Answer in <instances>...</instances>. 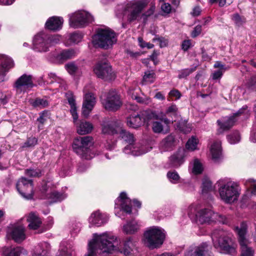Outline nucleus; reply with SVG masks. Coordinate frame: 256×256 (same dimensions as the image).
Instances as JSON below:
<instances>
[{
    "instance_id": "obj_1",
    "label": "nucleus",
    "mask_w": 256,
    "mask_h": 256,
    "mask_svg": "<svg viewBox=\"0 0 256 256\" xmlns=\"http://www.w3.org/2000/svg\"><path fill=\"white\" fill-rule=\"evenodd\" d=\"M94 238L97 240L100 254L102 256H107L110 254L114 252L128 256L136 246V242L131 237L127 238L124 242L118 244L117 238L107 232L100 234H94Z\"/></svg>"
},
{
    "instance_id": "obj_2",
    "label": "nucleus",
    "mask_w": 256,
    "mask_h": 256,
    "mask_svg": "<svg viewBox=\"0 0 256 256\" xmlns=\"http://www.w3.org/2000/svg\"><path fill=\"white\" fill-rule=\"evenodd\" d=\"M154 120H160L166 124L169 123V120L166 118V114L161 111H152L146 110L141 112L139 114L130 116L127 118V125L130 128H137L144 123L148 124Z\"/></svg>"
},
{
    "instance_id": "obj_3",
    "label": "nucleus",
    "mask_w": 256,
    "mask_h": 256,
    "mask_svg": "<svg viewBox=\"0 0 256 256\" xmlns=\"http://www.w3.org/2000/svg\"><path fill=\"white\" fill-rule=\"evenodd\" d=\"M148 4V2L146 0H134L128 3L124 6L119 5L116 8V15L120 18L122 16H126L128 22L130 23L132 22L138 20L142 10Z\"/></svg>"
},
{
    "instance_id": "obj_4",
    "label": "nucleus",
    "mask_w": 256,
    "mask_h": 256,
    "mask_svg": "<svg viewBox=\"0 0 256 256\" xmlns=\"http://www.w3.org/2000/svg\"><path fill=\"white\" fill-rule=\"evenodd\" d=\"M217 184L220 198L224 202L231 204L238 200L240 193L236 182L224 178L218 181Z\"/></svg>"
},
{
    "instance_id": "obj_5",
    "label": "nucleus",
    "mask_w": 256,
    "mask_h": 256,
    "mask_svg": "<svg viewBox=\"0 0 256 256\" xmlns=\"http://www.w3.org/2000/svg\"><path fill=\"white\" fill-rule=\"evenodd\" d=\"M94 144V138L90 136H78L74 140L72 148L81 158L89 160L95 156L92 150Z\"/></svg>"
},
{
    "instance_id": "obj_6",
    "label": "nucleus",
    "mask_w": 256,
    "mask_h": 256,
    "mask_svg": "<svg viewBox=\"0 0 256 256\" xmlns=\"http://www.w3.org/2000/svg\"><path fill=\"white\" fill-rule=\"evenodd\" d=\"M116 41V36L114 31L106 26L97 28L92 40L95 46L104 50L112 48Z\"/></svg>"
},
{
    "instance_id": "obj_7",
    "label": "nucleus",
    "mask_w": 256,
    "mask_h": 256,
    "mask_svg": "<svg viewBox=\"0 0 256 256\" xmlns=\"http://www.w3.org/2000/svg\"><path fill=\"white\" fill-rule=\"evenodd\" d=\"M212 238L216 248L231 255L236 254V248L232 244V240L226 232L222 230H216L212 233Z\"/></svg>"
},
{
    "instance_id": "obj_8",
    "label": "nucleus",
    "mask_w": 256,
    "mask_h": 256,
    "mask_svg": "<svg viewBox=\"0 0 256 256\" xmlns=\"http://www.w3.org/2000/svg\"><path fill=\"white\" fill-rule=\"evenodd\" d=\"M166 237L164 230L158 226H152L144 233V244L150 249L160 248Z\"/></svg>"
},
{
    "instance_id": "obj_9",
    "label": "nucleus",
    "mask_w": 256,
    "mask_h": 256,
    "mask_svg": "<svg viewBox=\"0 0 256 256\" xmlns=\"http://www.w3.org/2000/svg\"><path fill=\"white\" fill-rule=\"evenodd\" d=\"M234 230L238 236L240 246V256H254V250L248 246L249 240L246 238L248 226L246 222L240 223V226H236Z\"/></svg>"
},
{
    "instance_id": "obj_10",
    "label": "nucleus",
    "mask_w": 256,
    "mask_h": 256,
    "mask_svg": "<svg viewBox=\"0 0 256 256\" xmlns=\"http://www.w3.org/2000/svg\"><path fill=\"white\" fill-rule=\"evenodd\" d=\"M118 134L122 139L129 144L124 148V152L125 154H130L134 156H138L146 154L148 151V150L145 148L143 146H140L138 144H134L135 140L133 134L123 129L122 126Z\"/></svg>"
},
{
    "instance_id": "obj_11",
    "label": "nucleus",
    "mask_w": 256,
    "mask_h": 256,
    "mask_svg": "<svg viewBox=\"0 0 256 256\" xmlns=\"http://www.w3.org/2000/svg\"><path fill=\"white\" fill-rule=\"evenodd\" d=\"M196 220L200 224H209L216 222L224 224L227 222L225 216L214 212L210 209L206 208L198 210L196 214Z\"/></svg>"
},
{
    "instance_id": "obj_12",
    "label": "nucleus",
    "mask_w": 256,
    "mask_h": 256,
    "mask_svg": "<svg viewBox=\"0 0 256 256\" xmlns=\"http://www.w3.org/2000/svg\"><path fill=\"white\" fill-rule=\"evenodd\" d=\"M93 20L90 14L84 10H79L70 15V24L74 28L84 27Z\"/></svg>"
},
{
    "instance_id": "obj_13",
    "label": "nucleus",
    "mask_w": 256,
    "mask_h": 256,
    "mask_svg": "<svg viewBox=\"0 0 256 256\" xmlns=\"http://www.w3.org/2000/svg\"><path fill=\"white\" fill-rule=\"evenodd\" d=\"M101 102L104 108L109 111L115 112L122 105L120 95L116 90H110L105 98L101 97Z\"/></svg>"
},
{
    "instance_id": "obj_14",
    "label": "nucleus",
    "mask_w": 256,
    "mask_h": 256,
    "mask_svg": "<svg viewBox=\"0 0 256 256\" xmlns=\"http://www.w3.org/2000/svg\"><path fill=\"white\" fill-rule=\"evenodd\" d=\"M248 106H244L237 112L233 114L232 116L223 118L222 120H217V124L219 126L218 132L219 134H222L224 131H227L230 129L235 124L237 120V118L247 111Z\"/></svg>"
},
{
    "instance_id": "obj_15",
    "label": "nucleus",
    "mask_w": 256,
    "mask_h": 256,
    "mask_svg": "<svg viewBox=\"0 0 256 256\" xmlns=\"http://www.w3.org/2000/svg\"><path fill=\"white\" fill-rule=\"evenodd\" d=\"M16 188L20 194L24 198L27 200L32 198L34 190L32 180L22 178L16 184Z\"/></svg>"
},
{
    "instance_id": "obj_16",
    "label": "nucleus",
    "mask_w": 256,
    "mask_h": 256,
    "mask_svg": "<svg viewBox=\"0 0 256 256\" xmlns=\"http://www.w3.org/2000/svg\"><path fill=\"white\" fill-rule=\"evenodd\" d=\"M7 235L18 243L22 242L26 238L25 228L19 222L10 224L8 228Z\"/></svg>"
},
{
    "instance_id": "obj_17",
    "label": "nucleus",
    "mask_w": 256,
    "mask_h": 256,
    "mask_svg": "<svg viewBox=\"0 0 256 256\" xmlns=\"http://www.w3.org/2000/svg\"><path fill=\"white\" fill-rule=\"evenodd\" d=\"M94 72L98 78L105 80H111L114 78L111 66L106 62H98L94 67Z\"/></svg>"
},
{
    "instance_id": "obj_18",
    "label": "nucleus",
    "mask_w": 256,
    "mask_h": 256,
    "mask_svg": "<svg viewBox=\"0 0 256 256\" xmlns=\"http://www.w3.org/2000/svg\"><path fill=\"white\" fill-rule=\"evenodd\" d=\"M34 86L32 76L26 74L18 78L14 84V88L17 94L26 92Z\"/></svg>"
},
{
    "instance_id": "obj_19",
    "label": "nucleus",
    "mask_w": 256,
    "mask_h": 256,
    "mask_svg": "<svg viewBox=\"0 0 256 256\" xmlns=\"http://www.w3.org/2000/svg\"><path fill=\"white\" fill-rule=\"evenodd\" d=\"M50 45L48 36L44 32H40L36 35L33 40L32 48L38 52H46L48 50Z\"/></svg>"
},
{
    "instance_id": "obj_20",
    "label": "nucleus",
    "mask_w": 256,
    "mask_h": 256,
    "mask_svg": "<svg viewBox=\"0 0 256 256\" xmlns=\"http://www.w3.org/2000/svg\"><path fill=\"white\" fill-rule=\"evenodd\" d=\"M210 246L206 242H203L199 246H190L184 253V256H211Z\"/></svg>"
},
{
    "instance_id": "obj_21",
    "label": "nucleus",
    "mask_w": 256,
    "mask_h": 256,
    "mask_svg": "<svg viewBox=\"0 0 256 256\" xmlns=\"http://www.w3.org/2000/svg\"><path fill=\"white\" fill-rule=\"evenodd\" d=\"M120 209L126 212L128 214L132 212V202L127 197L126 193L121 192L120 196L115 202V209Z\"/></svg>"
},
{
    "instance_id": "obj_22",
    "label": "nucleus",
    "mask_w": 256,
    "mask_h": 256,
    "mask_svg": "<svg viewBox=\"0 0 256 256\" xmlns=\"http://www.w3.org/2000/svg\"><path fill=\"white\" fill-rule=\"evenodd\" d=\"M186 150L184 148H179L169 158L168 164L170 168H178L182 165L186 156Z\"/></svg>"
},
{
    "instance_id": "obj_23",
    "label": "nucleus",
    "mask_w": 256,
    "mask_h": 256,
    "mask_svg": "<svg viewBox=\"0 0 256 256\" xmlns=\"http://www.w3.org/2000/svg\"><path fill=\"white\" fill-rule=\"evenodd\" d=\"M96 98L93 94L88 93L84 96L82 107V114L88 117L96 104Z\"/></svg>"
},
{
    "instance_id": "obj_24",
    "label": "nucleus",
    "mask_w": 256,
    "mask_h": 256,
    "mask_svg": "<svg viewBox=\"0 0 256 256\" xmlns=\"http://www.w3.org/2000/svg\"><path fill=\"white\" fill-rule=\"evenodd\" d=\"M14 66V62L10 57L1 54V82L8 80L6 76L10 70Z\"/></svg>"
},
{
    "instance_id": "obj_25",
    "label": "nucleus",
    "mask_w": 256,
    "mask_h": 256,
    "mask_svg": "<svg viewBox=\"0 0 256 256\" xmlns=\"http://www.w3.org/2000/svg\"><path fill=\"white\" fill-rule=\"evenodd\" d=\"M121 128V122L117 120H110L104 123L102 132L104 134H118Z\"/></svg>"
},
{
    "instance_id": "obj_26",
    "label": "nucleus",
    "mask_w": 256,
    "mask_h": 256,
    "mask_svg": "<svg viewBox=\"0 0 256 256\" xmlns=\"http://www.w3.org/2000/svg\"><path fill=\"white\" fill-rule=\"evenodd\" d=\"M108 218L104 214H102L99 210L93 212L88 218L89 223L96 226H100L106 223Z\"/></svg>"
},
{
    "instance_id": "obj_27",
    "label": "nucleus",
    "mask_w": 256,
    "mask_h": 256,
    "mask_svg": "<svg viewBox=\"0 0 256 256\" xmlns=\"http://www.w3.org/2000/svg\"><path fill=\"white\" fill-rule=\"evenodd\" d=\"M63 19L60 17L52 16L48 18L46 23V28L52 31L60 30L63 24Z\"/></svg>"
},
{
    "instance_id": "obj_28",
    "label": "nucleus",
    "mask_w": 256,
    "mask_h": 256,
    "mask_svg": "<svg viewBox=\"0 0 256 256\" xmlns=\"http://www.w3.org/2000/svg\"><path fill=\"white\" fill-rule=\"evenodd\" d=\"M50 248V245L48 242H42L36 246L32 256H48Z\"/></svg>"
},
{
    "instance_id": "obj_29",
    "label": "nucleus",
    "mask_w": 256,
    "mask_h": 256,
    "mask_svg": "<svg viewBox=\"0 0 256 256\" xmlns=\"http://www.w3.org/2000/svg\"><path fill=\"white\" fill-rule=\"evenodd\" d=\"M140 228L138 222L134 220L127 222L123 226V231L126 234H132L137 232Z\"/></svg>"
},
{
    "instance_id": "obj_30",
    "label": "nucleus",
    "mask_w": 256,
    "mask_h": 256,
    "mask_svg": "<svg viewBox=\"0 0 256 256\" xmlns=\"http://www.w3.org/2000/svg\"><path fill=\"white\" fill-rule=\"evenodd\" d=\"M77 120L74 123L76 124L77 132L78 134L83 135L90 133L92 129V124L88 122H80L79 124H76Z\"/></svg>"
},
{
    "instance_id": "obj_31",
    "label": "nucleus",
    "mask_w": 256,
    "mask_h": 256,
    "mask_svg": "<svg viewBox=\"0 0 256 256\" xmlns=\"http://www.w3.org/2000/svg\"><path fill=\"white\" fill-rule=\"evenodd\" d=\"M27 221L29 223V228L32 230L38 228L42 224L40 219L34 212H30L28 214L27 218Z\"/></svg>"
},
{
    "instance_id": "obj_32",
    "label": "nucleus",
    "mask_w": 256,
    "mask_h": 256,
    "mask_svg": "<svg viewBox=\"0 0 256 256\" xmlns=\"http://www.w3.org/2000/svg\"><path fill=\"white\" fill-rule=\"evenodd\" d=\"M66 98L70 106V113L72 116L74 122H75L78 118L75 99L71 93L66 94Z\"/></svg>"
},
{
    "instance_id": "obj_33",
    "label": "nucleus",
    "mask_w": 256,
    "mask_h": 256,
    "mask_svg": "<svg viewBox=\"0 0 256 256\" xmlns=\"http://www.w3.org/2000/svg\"><path fill=\"white\" fill-rule=\"evenodd\" d=\"M98 246L97 244V240L94 238V234L93 235V239L88 243V252L84 256H96V254H100Z\"/></svg>"
},
{
    "instance_id": "obj_34",
    "label": "nucleus",
    "mask_w": 256,
    "mask_h": 256,
    "mask_svg": "<svg viewBox=\"0 0 256 256\" xmlns=\"http://www.w3.org/2000/svg\"><path fill=\"white\" fill-rule=\"evenodd\" d=\"M210 152L213 160H216L219 159L222 156L221 142L220 141H216L212 145Z\"/></svg>"
},
{
    "instance_id": "obj_35",
    "label": "nucleus",
    "mask_w": 256,
    "mask_h": 256,
    "mask_svg": "<svg viewBox=\"0 0 256 256\" xmlns=\"http://www.w3.org/2000/svg\"><path fill=\"white\" fill-rule=\"evenodd\" d=\"M176 140L172 135H168L160 142V146L164 150H170L175 146Z\"/></svg>"
},
{
    "instance_id": "obj_36",
    "label": "nucleus",
    "mask_w": 256,
    "mask_h": 256,
    "mask_svg": "<svg viewBox=\"0 0 256 256\" xmlns=\"http://www.w3.org/2000/svg\"><path fill=\"white\" fill-rule=\"evenodd\" d=\"M66 197V194L64 192L54 191L46 196V198L50 200L51 203L60 202Z\"/></svg>"
},
{
    "instance_id": "obj_37",
    "label": "nucleus",
    "mask_w": 256,
    "mask_h": 256,
    "mask_svg": "<svg viewBox=\"0 0 256 256\" xmlns=\"http://www.w3.org/2000/svg\"><path fill=\"white\" fill-rule=\"evenodd\" d=\"M71 245L66 242L60 244L56 256H70L72 255Z\"/></svg>"
},
{
    "instance_id": "obj_38",
    "label": "nucleus",
    "mask_w": 256,
    "mask_h": 256,
    "mask_svg": "<svg viewBox=\"0 0 256 256\" xmlns=\"http://www.w3.org/2000/svg\"><path fill=\"white\" fill-rule=\"evenodd\" d=\"M22 250L20 247L4 248L3 249V253L6 256H20Z\"/></svg>"
},
{
    "instance_id": "obj_39",
    "label": "nucleus",
    "mask_w": 256,
    "mask_h": 256,
    "mask_svg": "<svg viewBox=\"0 0 256 256\" xmlns=\"http://www.w3.org/2000/svg\"><path fill=\"white\" fill-rule=\"evenodd\" d=\"M48 78L51 80L50 83L52 84L56 82L60 84V86L66 90V86L65 81L60 76H57L55 73L50 72L48 74Z\"/></svg>"
},
{
    "instance_id": "obj_40",
    "label": "nucleus",
    "mask_w": 256,
    "mask_h": 256,
    "mask_svg": "<svg viewBox=\"0 0 256 256\" xmlns=\"http://www.w3.org/2000/svg\"><path fill=\"white\" fill-rule=\"evenodd\" d=\"M168 124L170 123V120ZM152 122V130L154 133L159 134L162 132L164 128L162 124V121L160 120H152L150 122ZM164 122L166 124V123Z\"/></svg>"
},
{
    "instance_id": "obj_41",
    "label": "nucleus",
    "mask_w": 256,
    "mask_h": 256,
    "mask_svg": "<svg viewBox=\"0 0 256 256\" xmlns=\"http://www.w3.org/2000/svg\"><path fill=\"white\" fill-rule=\"evenodd\" d=\"M76 54V52L74 50H64L59 54L58 58L61 60H66L72 58Z\"/></svg>"
},
{
    "instance_id": "obj_42",
    "label": "nucleus",
    "mask_w": 256,
    "mask_h": 256,
    "mask_svg": "<svg viewBox=\"0 0 256 256\" xmlns=\"http://www.w3.org/2000/svg\"><path fill=\"white\" fill-rule=\"evenodd\" d=\"M232 20L235 25L238 27L242 26L246 22L244 16H240L238 13L233 14L232 16Z\"/></svg>"
},
{
    "instance_id": "obj_43",
    "label": "nucleus",
    "mask_w": 256,
    "mask_h": 256,
    "mask_svg": "<svg viewBox=\"0 0 256 256\" xmlns=\"http://www.w3.org/2000/svg\"><path fill=\"white\" fill-rule=\"evenodd\" d=\"M139 90L138 88H129L128 92L132 99L136 100L140 103H142L144 102L142 98L139 96L137 94V92Z\"/></svg>"
},
{
    "instance_id": "obj_44",
    "label": "nucleus",
    "mask_w": 256,
    "mask_h": 256,
    "mask_svg": "<svg viewBox=\"0 0 256 256\" xmlns=\"http://www.w3.org/2000/svg\"><path fill=\"white\" fill-rule=\"evenodd\" d=\"M240 138V136L238 131H234L227 136L228 140L230 144L239 142Z\"/></svg>"
},
{
    "instance_id": "obj_45",
    "label": "nucleus",
    "mask_w": 256,
    "mask_h": 256,
    "mask_svg": "<svg viewBox=\"0 0 256 256\" xmlns=\"http://www.w3.org/2000/svg\"><path fill=\"white\" fill-rule=\"evenodd\" d=\"M203 168L202 164L198 159H195L192 164V173L194 174H198L202 172Z\"/></svg>"
},
{
    "instance_id": "obj_46",
    "label": "nucleus",
    "mask_w": 256,
    "mask_h": 256,
    "mask_svg": "<svg viewBox=\"0 0 256 256\" xmlns=\"http://www.w3.org/2000/svg\"><path fill=\"white\" fill-rule=\"evenodd\" d=\"M196 70V67L182 69L178 71V78L179 79L185 78Z\"/></svg>"
},
{
    "instance_id": "obj_47",
    "label": "nucleus",
    "mask_w": 256,
    "mask_h": 256,
    "mask_svg": "<svg viewBox=\"0 0 256 256\" xmlns=\"http://www.w3.org/2000/svg\"><path fill=\"white\" fill-rule=\"evenodd\" d=\"M198 144V140L192 136L188 140L186 147L188 150L193 151L196 149Z\"/></svg>"
},
{
    "instance_id": "obj_48",
    "label": "nucleus",
    "mask_w": 256,
    "mask_h": 256,
    "mask_svg": "<svg viewBox=\"0 0 256 256\" xmlns=\"http://www.w3.org/2000/svg\"><path fill=\"white\" fill-rule=\"evenodd\" d=\"M82 38V35L78 32H74L71 34L69 37L70 44H78L80 42Z\"/></svg>"
},
{
    "instance_id": "obj_49",
    "label": "nucleus",
    "mask_w": 256,
    "mask_h": 256,
    "mask_svg": "<svg viewBox=\"0 0 256 256\" xmlns=\"http://www.w3.org/2000/svg\"><path fill=\"white\" fill-rule=\"evenodd\" d=\"M177 127L181 132L185 134L190 132L191 130V128L187 124V122L185 120H180L178 123Z\"/></svg>"
},
{
    "instance_id": "obj_50",
    "label": "nucleus",
    "mask_w": 256,
    "mask_h": 256,
    "mask_svg": "<svg viewBox=\"0 0 256 256\" xmlns=\"http://www.w3.org/2000/svg\"><path fill=\"white\" fill-rule=\"evenodd\" d=\"M167 177L170 182L174 184L178 183L180 179V176L176 171L168 172L167 173Z\"/></svg>"
},
{
    "instance_id": "obj_51",
    "label": "nucleus",
    "mask_w": 256,
    "mask_h": 256,
    "mask_svg": "<svg viewBox=\"0 0 256 256\" xmlns=\"http://www.w3.org/2000/svg\"><path fill=\"white\" fill-rule=\"evenodd\" d=\"M25 174L32 178L40 177L42 175V172L40 169H27L25 170Z\"/></svg>"
},
{
    "instance_id": "obj_52",
    "label": "nucleus",
    "mask_w": 256,
    "mask_h": 256,
    "mask_svg": "<svg viewBox=\"0 0 256 256\" xmlns=\"http://www.w3.org/2000/svg\"><path fill=\"white\" fill-rule=\"evenodd\" d=\"M244 184L248 188H252V193L256 195V184L255 180L252 178H249L246 180Z\"/></svg>"
},
{
    "instance_id": "obj_53",
    "label": "nucleus",
    "mask_w": 256,
    "mask_h": 256,
    "mask_svg": "<svg viewBox=\"0 0 256 256\" xmlns=\"http://www.w3.org/2000/svg\"><path fill=\"white\" fill-rule=\"evenodd\" d=\"M155 79V74L153 72L147 71L143 77V80L146 82L152 83Z\"/></svg>"
},
{
    "instance_id": "obj_54",
    "label": "nucleus",
    "mask_w": 256,
    "mask_h": 256,
    "mask_svg": "<svg viewBox=\"0 0 256 256\" xmlns=\"http://www.w3.org/2000/svg\"><path fill=\"white\" fill-rule=\"evenodd\" d=\"M38 143V140L35 137H30L23 144L22 148H30L36 146Z\"/></svg>"
},
{
    "instance_id": "obj_55",
    "label": "nucleus",
    "mask_w": 256,
    "mask_h": 256,
    "mask_svg": "<svg viewBox=\"0 0 256 256\" xmlns=\"http://www.w3.org/2000/svg\"><path fill=\"white\" fill-rule=\"evenodd\" d=\"M32 106L34 107L45 108L48 106V102L44 99L36 98L33 102Z\"/></svg>"
},
{
    "instance_id": "obj_56",
    "label": "nucleus",
    "mask_w": 256,
    "mask_h": 256,
    "mask_svg": "<svg viewBox=\"0 0 256 256\" xmlns=\"http://www.w3.org/2000/svg\"><path fill=\"white\" fill-rule=\"evenodd\" d=\"M202 192L203 193H206L212 189V183L208 179H204L202 183Z\"/></svg>"
},
{
    "instance_id": "obj_57",
    "label": "nucleus",
    "mask_w": 256,
    "mask_h": 256,
    "mask_svg": "<svg viewBox=\"0 0 256 256\" xmlns=\"http://www.w3.org/2000/svg\"><path fill=\"white\" fill-rule=\"evenodd\" d=\"M65 68L68 72L70 74H74L78 69V66L73 62L66 64Z\"/></svg>"
},
{
    "instance_id": "obj_58",
    "label": "nucleus",
    "mask_w": 256,
    "mask_h": 256,
    "mask_svg": "<svg viewBox=\"0 0 256 256\" xmlns=\"http://www.w3.org/2000/svg\"><path fill=\"white\" fill-rule=\"evenodd\" d=\"M198 211V210H197L196 206L195 204H192L188 208V215L190 218H196V214Z\"/></svg>"
},
{
    "instance_id": "obj_59",
    "label": "nucleus",
    "mask_w": 256,
    "mask_h": 256,
    "mask_svg": "<svg viewBox=\"0 0 256 256\" xmlns=\"http://www.w3.org/2000/svg\"><path fill=\"white\" fill-rule=\"evenodd\" d=\"M60 40V36L59 35L48 36V42L50 46L52 45L57 44Z\"/></svg>"
},
{
    "instance_id": "obj_60",
    "label": "nucleus",
    "mask_w": 256,
    "mask_h": 256,
    "mask_svg": "<svg viewBox=\"0 0 256 256\" xmlns=\"http://www.w3.org/2000/svg\"><path fill=\"white\" fill-rule=\"evenodd\" d=\"M202 30V26L200 24L197 25L194 28V30L191 32L192 37L193 38H196L201 34Z\"/></svg>"
},
{
    "instance_id": "obj_61",
    "label": "nucleus",
    "mask_w": 256,
    "mask_h": 256,
    "mask_svg": "<svg viewBox=\"0 0 256 256\" xmlns=\"http://www.w3.org/2000/svg\"><path fill=\"white\" fill-rule=\"evenodd\" d=\"M178 108L177 106L175 104H172L166 110V114H176L178 112Z\"/></svg>"
},
{
    "instance_id": "obj_62",
    "label": "nucleus",
    "mask_w": 256,
    "mask_h": 256,
    "mask_svg": "<svg viewBox=\"0 0 256 256\" xmlns=\"http://www.w3.org/2000/svg\"><path fill=\"white\" fill-rule=\"evenodd\" d=\"M155 10V6L154 4H152L150 8L146 11L145 12L142 14V16L144 17V19H146L148 17L152 15Z\"/></svg>"
},
{
    "instance_id": "obj_63",
    "label": "nucleus",
    "mask_w": 256,
    "mask_h": 256,
    "mask_svg": "<svg viewBox=\"0 0 256 256\" xmlns=\"http://www.w3.org/2000/svg\"><path fill=\"white\" fill-rule=\"evenodd\" d=\"M168 95L170 97L176 98V100L180 99L182 96L180 92L176 89L171 90L170 92Z\"/></svg>"
},
{
    "instance_id": "obj_64",
    "label": "nucleus",
    "mask_w": 256,
    "mask_h": 256,
    "mask_svg": "<svg viewBox=\"0 0 256 256\" xmlns=\"http://www.w3.org/2000/svg\"><path fill=\"white\" fill-rule=\"evenodd\" d=\"M161 8L164 12L167 14L170 13L172 10L171 6L168 2H164L161 6Z\"/></svg>"
}]
</instances>
